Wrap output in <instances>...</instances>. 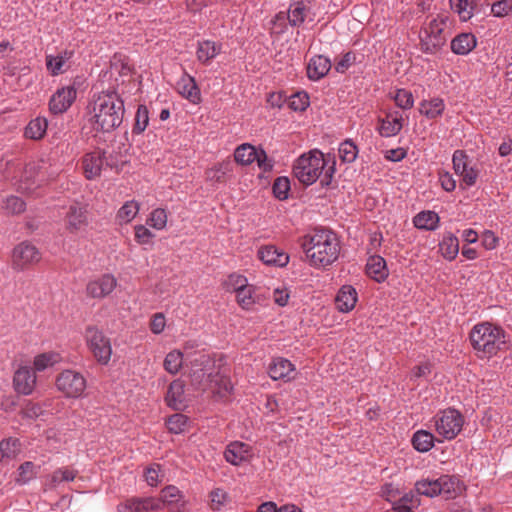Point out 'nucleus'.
<instances>
[{
  "label": "nucleus",
  "mask_w": 512,
  "mask_h": 512,
  "mask_svg": "<svg viewBox=\"0 0 512 512\" xmlns=\"http://www.w3.org/2000/svg\"><path fill=\"white\" fill-rule=\"evenodd\" d=\"M395 103L402 109H410L413 107L414 99L410 91L399 89L395 96Z\"/></svg>",
  "instance_id": "obj_52"
},
{
  "label": "nucleus",
  "mask_w": 512,
  "mask_h": 512,
  "mask_svg": "<svg viewBox=\"0 0 512 512\" xmlns=\"http://www.w3.org/2000/svg\"><path fill=\"white\" fill-rule=\"evenodd\" d=\"M402 121L403 119L401 116L388 114L386 118L380 120V125L378 127L380 135L383 137L397 135L403 127Z\"/></svg>",
  "instance_id": "obj_27"
},
{
  "label": "nucleus",
  "mask_w": 512,
  "mask_h": 512,
  "mask_svg": "<svg viewBox=\"0 0 512 512\" xmlns=\"http://www.w3.org/2000/svg\"><path fill=\"white\" fill-rule=\"evenodd\" d=\"M324 155L319 150H313L308 155H301L293 166L295 177L305 186L317 181L326 166Z\"/></svg>",
  "instance_id": "obj_4"
},
{
  "label": "nucleus",
  "mask_w": 512,
  "mask_h": 512,
  "mask_svg": "<svg viewBox=\"0 0 512 512\" xmlns=\"http://www.w3.org/2000/svg\"><path fill=\"white\" fill-rule=\"evenodd\" d=\"M420 49L426 54H437L446 44L445 36H431L427 33H420Z\"/></svg>",
  "instance_id": "obj_26"
},
{
  "label": "nucleus",
  "mask_w": 512,
  "mask_h": 512,
  "mask_svg": "<svg viewBox=\"0 0 512 512\" xmlns=\"http://www.w3.org/2000/svg\"><path fill=\"white\" fill-rule=\"evenodd\" d=\"M444 110V102L442 99L435 98L430 101L424 100L420 104V113L430 119L436 118L441 115Z\"/></svg>",
  "instance_id": "obj_34"
},
{
  "label": "nucleus",
  "mask_w": 512,
  "mask_h": 512,
  "mask_svg": "<svg viewBox=\"0 0 512 512\" xmlns=\"http://www.w3.org/2000/svg\"><path fill=\"white\" fill-rule=\"evenodd\" d=\"M148 223L157 230L163 229L167 223L166 211L162 208L155 209L151 213Z\"/></svg>",
  "instance_id": "obj_50"
},
{
  "label": "nucleus",
  "mask_w": 512,
  "mask_h": 512,
  "mask_svg": "<svg viewBox=\"0 0 512 512\" xmlns=\"http://www.w3.org/2000/svg\"><path fill=\"white\" fill-rule=\"evenodd\" d=\"M470 341L475 350L489 357L506 348L504 330L489 322L474 326L470 332Z\"/></svg>",
  "instance_id": "obj_3"
},
{
  "label": "nucleus",
  "mask_w": 512,
  "mask_h": 512,
  "mask_svg": "<svg viewBox=\"0 0 512 512\" xmlns=\"http://www.w3.org/2000/svg\"><path fill=\"white\" fill-rule=\"evenodd\" d=\"M309 95L305 91H299L289 97V107L294 111L303 112L309 107Z\"/></svg>",
  "instance_id": "obj_42"
},
{
  "label": "nucleus",
  "mask_w": 512,
  "mask_h": 512,
  "mask_svg": "<svg viewBox=\"0 0 512 512\" xmlns=\"http://www.w3.org/2000/svg\"><path fill=\"white\" fill-rule=\"evenodd\" d=\"M211 498V508L213 510H220L221 506L224 504L227 494L222 489H214L210 493Z\"/></svg>",
  "instance_id": "obj_58"
},
{
  "label": "nucleus",
  "mask_w": 512,
  "mask_h": 512,
  "mask_svg": "<svg viewBox=\"0 0 512 512\" xmlns=\"http://www.w3.org/2000/svg\"><path fill=\"white\" fill-rule=\"evenodd\" d=\"M439 483L436 480L422 479L415 483V490L417 494L427 497H435L440 495L441 488H438Z\"/></svg>",
  "instance_id": "obj_36"
},
{
  "label": "nucleus",
  "mask_w": 512,
  "mask_h": 512,
  "mask_svg": "<svg viewBox=\"0 0 512 512\" xmlns=\"http://www.w3.org/2000/svg\"><path fill=\"white\" fill-rule=\"evenodd\" d=\"M149 123V111L145 105H139L136 115H135V123L133 126V133L140 134L142 133Z\"/></svg>",
  "instance_id": "obj_41"
},
{
  "label": "nucleus",
  "mask_w": 512,
  "mask_h": 512,
  "mask_svg": "<svg viewBox=\"0 0 512 512\" xmlns=\"http://www.w3.org/2000/svg\"><path fill=\"white\" fill-rule=\"evenodd\" d=\"M47 126L48 123L45 118L37 117L28 123L24 135L29 139L40 140L44 137Z\"/></svg>",
  "instance_id": "obj_32"
},
{
  "label": "nucleus",
  "mask_w": 512,
  "mask_h": 512,
  "mask_svg": "<svg viewBox=\"0 0 512 512\" xmlns=\"http://www.w3.org/2000/svg\"><path fill=\"white\" fill-rule=\"evenodd\" d=\"M287 16L291 26H300L305 20L304 7L298 3L295 8L289 10Z\"/></svg>",
  "instance_id": "obj_54"
},
{
  "label": "nucleus",
  "mask_w": 512,
  "mask_h": 512,
  "mask_svg": "<svg viewBox=\"0 0 512 512\" xmlns=\"http://www.w3.org/2000/svg\"><path fill=\"white\" fill-rule=\"evenodd\" d=\"M450 5L452 9L459 14L460 19L462 21H467L472 17V9L468 10L467 7L469 5L468 0H450Z\"/></svg>",
  "instance_id": "obj_51"
},
{
  "label": "nucleus",
  "mask_w": 512,
  "mask_h": 512,
  "mask_svg": "<svg viewBox=\"0 0 512 512\" xmlns=\"http://www.w3.org/2000/svg\"><path fill=\"white\" fill-rule=\"evenodd\" d=\"M18 472L19 477L16 479V482L19 484H26L36 475L35 465L31 461H26L19 466Z\"/></svg>",
  "instance_id": "obj_46"
},
{
  "label": "nucleus",
  "mask_w": 512,
  "mask_h": 512,
  "mask_svg": "<svg viewBox=\"0 0 512 512\" xmlns=\"http://www.w3.org/2000/svg\"><path fill=\"white\" fill-rule=\"evenodd\" d=\"M67 229L74 233L87 225V210L78 205H71L66 215Z\"/></svg>",
  "instance_id": "obj_20"
},
{
  "label": "nucleus",
  "mask_w": 512,
  "mask_h": 512,
  "mask_svg": "<svg viewBox=\"0 0 512 512\" xmlns=\"http://www.w3.org/2000/svg\"><path fill=\"white\" fill-rule=\"evenodd\" d=\"M512 10L510 0H500L492 4L491 11L496 17H503Z\"/></svg>",
  "instance_id": "obj_56"
},
{
  "label": "nucleus",
  "mask_w": 512,
  "mask_h": 512,
  "mask_svg": "<svg viewBox=\"0 0 512 512\" xmlns=\"http://www.w3.org/2000/svg\"><path fill=\"white\" fill-rule=\"evenodd\" d=\"M257 158V148L250 143L238 146L234 152L235 162L241 165H249Z\"/></svg>",
  "instance_id": "obj_31"
},
{
  "label": "nucleus",
  "mask_w": 512,
  "mask_h": 512,
  "mask_svg": "<svg viewBox=\"0 0 512 512\" xmlns=\"http://www.w3.org/2000/svg\"><path fill=\"white\" fill-rule=\"evenodd\" d=\"M116 278L111 274H104L101 278L87 284L86 292L92 298H104L116 287Z\"/></svg>",
  "instance_id": "obj_11"
},
{
  "label": "nucleus",
  "mask_w": 512,
  "mask_h": 512,
  "mask_svg": "<svg viewBox=\"0 0 512 512\" xmlns=\"http://www.w3.org/2000/svg\"><path fill=\"white\" fill-rule=\"evenodd\" d=\"M331 68L330 60L323 56H314L307 67V76L311 80H319L324 77Z\"/></svg>",
  "instance_id": "obj_22"
},
{
  "label": "nucleus",
  "mask_w": 512,
  "mask_h": 512,
  "mask_svg": "<svg viewBox=\"0 0 512 512\" xmlns=\"http://www.w3.org/2000/svg\"><path fill=\"white\" fill-rule=\"evenodd\" d=\"M165 327V317L162 313H157L153 316V319L150 323V329L153 333L159 334L164 330Z\"/></svg>",
  "instance_id": "obj_63"
},
{
  "label": "nucleus",
  "mask_w": 512,
  "mask_h": 512,
  "mask_svg": "<svg viewBox=\"0 0 512 512\" xmlns=\"http://www.w3.org/2000/svg\"><path fill=\"white\" fill-rule=\"evenodd\" d=\"M439 180L442 188L447 192H451L456 188V181L454 180L453 176L448 172L441 173Z\"/></svg>",
  "instance_id": "obj_62"
},
{
  "label": "nucleus",
  "mask_w": 512,
  "mask_h": 512,
  "mask_svg": "<svg viewBox=\"0 0 512 512\" xmlns=\"http://www.w3.org/2000/svg\"><path fill=\"white\" fill-rule=\"evenodd\" d=\"M477 45L476 37L472 33H461L451 41V50L457 55H466Z\"/></svg>",
  "instance_id": "obj_23"
},
{
  "label": "nucleus",
  "mask_w": 512,
  "mask_h": 512,
  "mask_svg": "<svg viewBox=\"0 0 512 512\" xmlns=\"http://www.w3.org/2000/svg\"><path fill=\"white\" fill-rule=\"evenodd\" d=\"M59 354L54 352H47L39 354L34 359V368L37 371H43L49 366L58 362Z\"/></svg>",
  "instance_id": "obj_43"
},
{
  "label": "nucleus",
  "mask_w": 512,
  "mask_h": 512,
  "mask_svg": "<svg viewBox=\"0 0 512 512\" xmlns=\"http://www.w3.org/2000/svg\"><path fill=\"white\" fill-rule=\"evenodd\" d=\"M153 237H154V234L145 226H143V225L135 226V239L139 244H141V245L148 244V243H150V241Z\"/></svg>",
  "instance_id": "obj_57"
},
{
  "label": "nucleus",
  "mask_w": 512,
  "mask_h": 512,
  "mask_svg": "<svg viewBox=\"0 0 512 512\" xmlns=\"http://www.w3.org/2000/svg\"><path fill=\"white\" fill-rule=\"evenodd\" d=\"M226 284L231 286L235 293L240 291V289H245L249 286L246 277L233 274L229 276L228 282Z\"/></svg>",
  "instance_id": "obj_60"
},
{
  "label": "nucleus",
  "mask_w": 512,
  "mask_h": 512,
  "mask_svg": "<svg viewBox=\"0 0 512 512\" xmlns=\"http://www.w3.org/2000/svg\"><path fill=\"white\" fill-rule=\"evenodd\" d=\"M72 52L65 51L64 55H58L56 57L52 55L46 56V67L51 75L56 76L64 72L63 66L66 60L70 59Z\"/></svg>",
  "instance_id": "obj_35"
},
{
  "label": "nucleus",
  "mask_w": 512,
  "mask_h": 512,
  "mask_svg": "<svg viewBox=\"0 0 512 512\" xmlns=\"http://www.w3.org/2000/svg\"><path fill=\"white\" fill-rule=\"evenodd\" d=\"M437 482L441 488L440 495L446 499L455 498L461 492L460 481L455 476L442 475Z\"/></svg>",
  "instance_id": "obj_29"
},
{
  "label": "nucleus",
  "mask_w": 512,
  "mask_h": 512,
  "mask_svg": "<svg viewBox=\"0 0 512 512\" xmlns=\"http://www.w3.org/2000/svg\"><path fill=\"white\" fill-rule=\"evenodd\" d=\"M339 157L343 162L352 163L358 155V147L351 139H346L339 146Z\"/></svg>",
  "instance_id": "obj_37"
},
{
  "label": "nucleus",
  "mask_w": 512,
  "mask_h": 512,
  "mask_svg": "<svg viewBox=\"0 0 512 512\" xmlns=\"http://www.w3.org/2000/svg\"><path fill=\"white\" fill-rule=\"evenodd\" d=\"M188 420L184 414H173L166 421L167 429L170 433L179 434L185 430Z\"/></svg>",
  "instance_id": "obj_40"
},
{
  "label": "nucleus",
  "mask_w": 512,
  "mask_h": 512,
  "mask_svg": "<svg viewBox=\"0 0 512 512\" xmlns=\"http://www.w3.org/2000/svg\"><path fill=\"white\" fill-rule=\"evenodd\" d=\"M56 386L66 397L78 398L86 388V380L79 372L64 370L57 376Z\"/></svg>",
  "instance_id": "obj_7"
},
{
  "label": "nucleus",
  "mask_w": 512,
  "mask_h": 512,
  "mask_svg": "<svg viewBox=\"0 0 512 512\" xmlns=\"http://www.w3.org/2000/svg\"><path fill=\"white\" fill-rule=\"evenodd\" d=\"M215 362L204 353H195L190 360L189 377L191 385L201 391H205L213 382L218 384L219 373H213Z\"/></svg>",
  "instance_id": "obj_5"
},
{
  "label": "nucleus",
  "mask_w": 512,
  "mask_h": 512,
  "mask_svg": "<svg viewBox=\"0 0 512 512\" xmlns=\"http://www.w3.org/2000/svg\"><path fill=\"white\" fill-rule=\"evenodd\" d=\"M183 365V354L178 350L169 352L164 359V368L171 374H176Z\"/></svg>",
  "instance_id": "obj_38"
},
{
  "label": "nucleus",
  "mask_w": 512,
  "mask_h": 512,
  "mask_svg": "<svg viewBox=\"0 0 512 512\" xmlns=\"http://www.w3.org/2000/svg\"><path fill=\"white\" fill-rule=\"evenodd\" d=\"M366 274L378 283L385 281L389 275L385 259L380 255L370 256L366 264Z\"/></svg>",
  "instance_id": "obj_18"
},
{
  "label": "nucleus",
  "mask_w": 512,
  "mask_h": 512,
  "mask_svg": "<svg viewBox=\"0 0 512 512\" xmlns=\"http://www.w3.org/2000/svg\"><path fill=\"white\" fill-rule=\"evenodd\" d=\"M76 89L72 86L61 88L54 93L49 101L51 113L62 114L73 104L76 99Z\"/></svg>",
  "instance_id": "obj_10"
},
{
  "label": "nucleus",
  "mask_w": 512,
  "mask_h": 512,
  "mask_svg": "<svg viewBox=\"0 0 512 512\" xmlns=\"http://www.w3.org/2000/svg\"><path fill=\"white\" fill-rule=\"evenodd\" d=\"M21 414L25 418L36 419L43 414V409L40 404L27 400L22 406Z\"/></svg>",
  "instance_id": "obj_49"
},
{
  "label": "nucleus",
  "mask_w": 512,
  "mask_h": 512,
  "mask_svg": "<svg viewBox=\"0 0 512 512\" xmlns=\"http://www.w3.org/2000/svg\"><path fill=\"white\" fill-rule=\"evenodd\" d=\"M40 259V252L28 241L18 244L13 249L12 260L16 269L22 270L29 264L37 263Z\"/></svg>",
  "instance_id": "obj_9"
},
{
  "label": "nucleus",
  "mask_w": 512,
  "mask_h": 512,
  "mask_svg": "<svg viewBox=\"0 0 512 512\" xmlns=\"http://www.w3.org/2000/svg\"><path fill=\"white\" fill-rule=\"evenodd\" d=\"M218 54V48L216 47L215 42L212 41H204L199 43V47L197 50V57L202 62H207Z\"/></svg>",
  "instance_id": "obj_44"
},
{
  "label": "nucleus",
  "mask_w": 512,
  "mask_h": 512,
  "mask_svg": "<svg viewBox=\"0 0 512 512\" xmlns=\"http://www.w3.org/2000/svg\"><path fill=\"white\" fill-rule=\"evenodd\" d=\"M253 292L254 289L252 285L245 289H240V291L236 292V301L243 309L250 310L255 304Z\"/></svg>",
  "instance_id": "obj_45"
},
{
  "label": "nucleus",
  "mask_w": 512,
  "mask_h": 512,
  "mask_svg": "<svg viewBox=\"0 0 512 512\" xmlns=\"http://www.w3.org/2000/svg\"><path fill=\"white\" fill-rule=\"evenodd\" d=\"M214 170L216 172V175H214L212 178L215 179L216 182H223L224 175L232 171V162L228 160L219 163L218 165L215 166Z\"/></svg>",
  "instance_id": "obj_61"
},
{
  "label": "nucleus",
  "mask_w": 512,
  "mask_h": 512,
  "mask_svg": "<svg viewBox=\"0 0 512 512\" xmlns=\"http://www.w3.org/2000/svg\"><path fill=\"white\" fill-rule=\"evenodd\" d=\"M139 206L136 202H126L118 211L117 217L125 222H130L138 213Z\"/></svg>",
  "instance_id": "obj_47"
},
{
  "label": "nucleus",
  "mask_w": 512,
  "mask_h": 512,
  "mask_svg": "<svg viewBox=\"0 0 512 512\" xmlns=\"http://www.w3.org/2000/svg\"><path fill=\"white\" fill-rule=\"evenodd\" d=\"M36 384V376L32 369L20 367L14 374L13 385L17 393L29 395Z\"/></svg>",
  "instance_id": "obj_12"
},
{
  "label": "nucleus",
  "mask_w": 512,
  "mask_h": 512,
  "mask_svg": "<svg viewBox=\"0 0 512 512\" xmlns=\"http://www.w3.org/2000/svg\"><path fill=\"white\" fill-rule=\"evenodd\" d=\"M295 370L294 365L285 358L278 357L269 365L268 374L273 380L287 378L292 379L291 373Z\"/></svg>",
  "instance_id": "obj_21"
},
{
  "label": "nucleus",
  "mask_w": 512,
  "mask_h": 512,
  "mask_svg": "<svg viewBox=\"0 0 512 512\" xmlns=\"http://www.w3.org/2000/svg\"><path fill=\"white\" fill-rule=\"evenodd\" d=\"M105 155L106 151L102 150L98 154L89 153L84 156L83 168L87 179H94L100 176Z\"/></svg>",
  "instance_id": "obj_17"
},
{
  "label": "nucleus",
  "mask_w": 512,
  "mask_h": 512,
  "mask_svg": "<svg viewBox=\"0 0 512 512\" xmlns=\"http://www.w3.org/2000/svg\"><path fill=\"white\" fill-rule=\"evenodd\" d=\"M161 507L167 505L171 512H183L185 500L181 491L175 486H166L161 490Z\"/></svg>",
  "instance_id": "obj_14"
},
{
  "label": "nucleus",
  "mask_w": 512,
  "mask_h": 512,
  "mask_svg": "<svg viewBox=\"0 0 512 512\" xmlns=\"http://www.w3.org/2000/svg\"><path fill=\"white\" fill-rule=\"evenodd\" d=\"M248 453V446L242 442H232L230 443L224 452V457L227 462L234 466L240 465L243 461L246 460Z\"/></svg>",
  "instance_id": "obj_24"
},
{
  "label": "nucleus",
  "mask_w": 512,
  "mask_h": 512,
  "mask_svg": "<svg viewBox=\"0 0 512 512\" xmlns=\"http://www.w3.org/2000/svg\"><path fill=\"white\" fill-rule=\"evenodd\" d=\"M452 162L455 173L461 176L468 167V156L466 152L464 150H456L453 154Z\"/></svg>",
  "instance_id": "obj_48"
},
{
  "label": "nucleus",
  "mask_w": 512,
  "mask_h": 512,
  "mask_svg": "<svg viewBox=\"0 0 512 512\" xmlns=\"http://www.w3.org/2000/svg\"><path fill=\"white\" fill-rule=\"evenodd\" d=\"M439 221V215L430 210L421 211L413 219L416 228L426 231H434L438 227Z\"/></svg>",
  "instance_id": "obj_28"
},
{
  "label": "nucleus",
  "mask_w": 512,
  "mask_h": 512,
  "mask_svg": "<svg viewBox=\"0 0 512 512\" xmlns=\"http://www.w3.org/2000/svg\"><path fill=\"white\" fill-rule=\"evenodd\" d=\"M178 92L193 104H199L201 99L200 88L198 87L194 77L184 73L177 82Z\"/></svg>",
  "instance_id": "obj_16"
},
{
  "label": "nucleus",
  "mask_w": 512,
  "mask_h": 512,
  "mask_svg": "<svg viewBox=\"0 0 512 512\" xmlns=\"http://www.w3.org/2000/svg\"><path fill=\"white\" fill-rule=\"evenodd\" d=\"M440 250L444 258L452 261L456 258L459 252V241L456 236L448 233L443 237V240L439 244Z\"/></svg>",
  "instance_id": "obj_33"
},
{
  "label": "nucleus",
  "mask_w": 512,
  "mask_h": 512,
  "mask_svg": "<svg viewBox=\"0 0 512 512\" xmlns=\"http://www.w3.org/2000/svg\"><path fill=\"white\" fill-rule=\"evenodd\" d=\"M86 339L89 349L95 359L103 365H106L112 355V347L110 338H108L102 330L96 326H88L86 328Z\"/></svg>",
  "instance_id": "obj_6"
},
{
  "label": "nucleus",
  "mask_w": 512,
  "mask_h": 512,
  "mask_svg": "<svg viewBox=\"0 0 512 512\" xmlns=\"http://www.w3.org/2000/svg\"><path fill=\"white\" fill-rule=\"evenodd\" d=\"M336 305L340 312L351 311L357 302L356 289L351 285H344L340 288L336 296Z\"/></svg>",
  "instance_id": "obj_19"
},
{
  "label": "nucleus",
  "mask_w": 512,
  "mask_h": 512,
  "mask_svg": "<svg viewBox=\"0 0 512 512\" xmlns=\"http://www.w3.org/2000/svg\"><path fill=\"white\" fill-rule=\"evenodd\" d=\"M255 161L263 172H270L273 169V161L268 158L266 151L261 147L257 149Z\"/></svg>",
  "instance_id": "obj_55"
},
{
  "label": "nucleus",
  "mask_w": 512,
  "mask_h": 512,
  "mask_svg": "<svg viewBox=\"0 0 512 512\" xmlns=\"http://www.w3.org/2000/svg\"><path fill=\"white\" fill-rule=\"evenodd\" d=\"M290 180L288 177L280 176L274 180L272 192L278 200H286L289 197Z\"/></svg>",
  "instance_id": "obj_39"
},
{
  "label": "nucleus",
  "mask_w": 512,
  "mask_h": 512,
  "mask_svg": "<svg viewBox=\"0 0 512 512\" xmlns=\"http://www.w3.org/2000/svg\"><path fill=\"white\" fill-rule=\"evenodd\" d=\"M126 508L131 512L158 511L161 509V501L153 497L132 498L127 501Z\"/></svg>",
  "instance_id": "obj_25"
},
{
  "label": "nucleus",
  "mask_w": 512,
  "mask_h": 512,
  "mask_svg": "<svg viewBox=\"0 0 512 512\" xmlns=\"http://www.w3.org/2000/svg\"><path fill=\"white\" fill-rule=\"evenodd\" d=\"M5 208L13 214H19L25 211L26 203L18 196H10L6 199Z\"/></svg>",
  "instance_id": "obj_53"
},
{
  "label": "nucleus",
  "mask_w": 512,
  "mask_h": 512,
  "mask_svg": "<svg viewBox=\"0 0 512 512\" xmlns=\"http://www.w3.org/2000/svg\"><path fill=\"white\" fill-rule=\"evenodd\" d=\"M301 247L315 267H326L338 259L340 246L336 234L331 230H315L312 235L303 237Z\"/></svg>",
  "instance_id": "obj_1"
},
{
  "label": "nucleus",
  "mask_w": 512,
  "mask_h": 512,
  "mask_svg": "<svg viewBox=\"0 0 512 512\" xmlns=\"http://www.w3.org/2000/svg\"><path fill=\"white\" fill-rule=\"evenodd\" d=\"M434 435L426 430H419L412 437V445L419 452H428L434 446Z\"/></svg>",
  "instance_id": "obj_30"
},
{
  "label": "nucleus",
  "mask_w": 512,
  "mask_h": 512,
  "mask_svg": "<svg viewBox=\"0 0 512 512\" xmlns=\"http://www.w3.org/2000/svg\"><path fill=\"white\" fill-rule=\"evenodd\" d=\"M443 31H444V27H441L439 22H438V19H433L430 23H429V26L422 29L420 31V33H427L428 35H431V36H445L443 34Z\"/></svg>",
  "instance_id": "obj_64"
},
{
  "label": "nucleus",
  "mask_w": 512,
  "mask_h": 512,
  "mask_svg": "<svg viewBox=\"0 0 512 512\" xmlns=\"http://www.w3.org/2000/svg\"><path fill=\"white\" fill-rule=\"evenodd\" d=\"M464 423L463 416L456 409H448L436 421V430L444 438L451 440L461 431Z\"/></svg>",
  "instance_id": "obj_8"
},
{
  "label": "nucleus",
  "mask_w": 512,
  "mask_h": 512,
  "mask_svg": "<svg viewBox=\"0 0 512 512\" xmlns=\"http://www.w3.org/2000/svg\"><path fill=\"white\" fill-rule=\"evenodd\" d=\"M258 257L270 266L284 267L289 262V255L273 245L263 246L258 250Z\"/></svg>",
  "instance_id": "obj_15"
},
{
  "label": "nucleus",
  "mask_w": 512,
  "mask_h": 512,
  "mask_svg": "<svg viewBox=\"0 0 512 512\" xmlns=\"http://www.w3.org/2000/svg\"><path fill=\"white\" fill-rule=\"evenodd\" d=\"M185 382L181 379L173 380L167 390L165 401L167 405L176 410L180 411L185 408Z\"/></svg>",
  "instance_id": "obj_13"
},
{
  "label": "nucleus",
  "mask_w": 512,
  "mask_h": 512,
  "mask_svg": "<svg viewBox=\"0 0 512 512\" xmlns=\"http://www.w3.org/2000/svg\"><path fill=\"white\" fill-rule=\"evenodd\" d=\"M19 445L18 439H4L0 442V449L7 455V458L15 456L17 446Z\"/></svg>",
  "instance_id": "obj_59"
},
{
  "label": "nucleus",
  "mask_w": 512,
  "mask_h": 512,
  "mask_svg": "<svg viewBox=\"0 0 512 512\" xmlns=\"http://www.w3.org/2000/svg\"><path fill=\"white\" fill-rule=\"evenodd\" d=\"M91 117L97 132L109 133L118 128L125 113L124 102L115 91L103 92L94 102Z\"/></svg>",
  "instance_id": "obj_2"
}]
</instances>
